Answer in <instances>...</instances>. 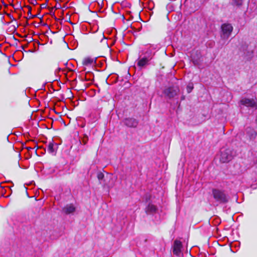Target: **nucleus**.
Returning a JSON list of instances; mask_svg holds the SVG:
<instances>
[{"label": "nucleus", "mask_w": 257, "mask_h": 257, "mask_svg": "<svg viewBox=\"0 0 257 257\" xmlns=\"http://www.w3.org/2000/svg\"><path fill=\"white\" fill-rule=\"evenodd\" d=\"M212 192L214 199L218 203L224 204L228 201L229 196L224 191L213 189Z\"/></svg>", "instance_id": "f257e3e1"}, {"label": "nucleus", "mask_w": 257, "mask_h": 257, "mask_svg": "<svg viewBox=\"0 0 257 257\" xmlns=\"http://www.w3.org/2000/svg\"><path fill=\"white\" fill-rule=\"evenodd\" d=\"M234 156L233 151L230 149H222L220 151V161L226 163L231 161Z\"/></svg>", "instance_id": "f03ea898"}, {"label": "nucleus", "mask_w": 257, "mask_h": 257, "mask_svg": "<svg viewBox=\"0 0 257 257\" xmlns=\"http://www.w3.org/2000/svg\"><path fill=\"white\" fill-rule=\"evenodd\" d=\"M152 59V54L151 53H146L144 55H141L137 60V65L140 68H142L149 64V62Z\"/></svg>", "instance_id": "7ed1b4c3"}, {"label": "nucleus", "mask_w": 257, "mask_h": 257, "mask_svg": "<svg viewBox=\"0 0 257 257\" xmlns=\"http://www.w3.org/2000/svg\"><path fill=\"white\" fill-rule=\"evenodd\" d=\"M179 92V89L177 86H170L166 88L163 90V93L165 97L170 99L174 98Z\"/></svg>", "instance_id": "20e7f679"}, {"label": "nucleus", "mask_w": 257, "mask_h": 257, "mask_svg": "<svg viewBox=\"0 0 257 257\" xmlns=\"http://www.w3.org/2000/svg\"><path fill=\"white\" fill-rule=\"evenodd\" d=\"M182 242L178 239L174 240L172 246L173 253L174 255L178 257H181L182 255Z\"/></svg>", "instance_id": "39448f33"}, {"label": "nucleus", "mask_w": 257, "mask_h": 257, "mask_svg": "<svg viewBox=\"0 0 257 257\" xmlns=\"http://www.w3.org/2000/svg\"><path fill=\"white\" fill-rule=\"evenodd\" d=\"M221 30L222 37L223 39H227L232 32L233 27L230 24H224L221 26Z\"/></svg>", "instance_id": "423d86ee"}, {"label": "nucleus", "mask_w": 257, "mask_h": 257, "mask_svg": "<svg viewBox=\"0 0 257 257\" xmlns=\"http://www.w3.org/2000/svg\"><path fill=\"white\" fill-rule=\"evenodd\" d=\"M240 103L247 107H250L252 108H257V102L253 99H249L246 98H242L240 100Z\"/></svg>", "instance_id": "0eeeda50"}, {"label": "nucleus", "mask_w": 257, "mask_h": 257, "mask_svg": "<svg viewBox=\"0 0 257 257\" xmlns=\"http://www.w3.org/2000/svg\"><path fill=\"white\" fill-rule=\"evenodd\" d=\"M124 124L129 127H136L138 124V121L134 118H126L123 119Z\"/></svg>", "instance_id": "6e6552de"}, {"label": "nucleus", "mask_w": 257, "mask_h": 257, "mask_svg": "<svg viewBox=\"0 0 257 257\" xmlns=\"http://www.w3.org/2000/svg\"><path fill=\"white\" fill-rule=\"evenodd\" d=\"M157 207L154 204L149 203L146 208V212L147 214H154L156 212Z\"/></svg>", "instance_id": "1a4fd4ad"}, {"label": "nucleus", "mask_w": 257, "mask_h": 257, "mask_svg": "<svg viewBox=\"0 0 257 257\" xmlns=\"http://www.w3.org/2000/svg\"><path fill=\"white\" fill-rule=\"evenodd\" d=\"M75 210V208L72 204H68L63 209V211L67 214L73 213Z\"/></svg>", "instance_id": "9d476101"}, {"label": "nucleus", "mask_w": 257, "mask_h": 257, "mask_svg": "<svg viewBox=\"0 0 257 257\" xmlns=\"http://www.w3.org/2000/svg\"><path fill=\"white\" fill-rule=\"evenodd\" d=\"M94 63V59L90 57L85 58L83 60V64L85 66L91 65Z\"/></svg>", "instance_id": "9b49d317"}, {"label": "nucleus", "mask_w": 257, "mask_h": 257, "mask_svg": "<svg viewBox=\"0 0 257 257\" xmlns=\"http://www.w3.org/2000/svg\"><path fill=\"white\" fill-rule=\"evenodd\" d=\"M48 151L50 153H54L56 151V148H54V145L52 143H50L48 146Z\"/></svg>", "instance_id": "f8f14e48"}, {"label": "nucleus", "mask_w": 257, "mask_h": 257, "mask_svg": "<svg viewBox=\"0 0 257 257\" xmlns=\"http://www.w3.org/2000/svg\"><path fill=\"white\" fill-rule=\"evenodd\" d=\"M88 141V137L86 135H84L82 139V142L83 145H86Z\"/></svg>", "instance_id": "ddd939ff"}, {"label": "nucleus", "mask_w": 257, "mask_h": 257, "mask_svg": "<svg viewBox=\"0 0 257 257\" xmlns=\"http://www.w3.org/2000/svg\"><path fill=\"white\" fill-rule=\"evenodd\" d=\"M104 178V174L102 172H99L97 174V178L98 180H102Z\"/></svg>", "instance_id": "4468645a"}, {"label": "nucleus", "mask_w": 257, "mask_h": 257, "mask_svg": "<svg viewBox=\"0 0 257 257\" xmlns=\"http://www.w3.org/2000/svg\"><path fill=\"white\" fill-rule=\"evenodd\" d=\"M234 4L236 6H240L242 4V0H233Z\"/></svg>", "instance_id": "2eb2a0df"}, {"label": "nucleus", "mask_w": 257, "mask_h": 257, "mask_svg": "<svg viewBox=\"0 0 257 257\" xmlns=\"http://www.w3.org/2000/svg\"><path fill=\"white\" fill-rule=\"evenodd\" d=\"M193 88V87L192 85H188L187 87V92L188 93L191 92V91L192 90Z\"/></svg>", "instance_id": "dca6fc26"}, {"label": "nucleus", "mask_w": 257, "mask_h": 257, "mask_svg": "<svg viewBox=\"0 0 257 257\" xmlns=\"http://www.w3.org/2000/svg\"><path fill=\"white\" fill-rule=\"evenodd\" d=\"M88 75H91V73H89V72L86 73V77H87V76Z\"/></svg>", "instance_id": "f3484780"}, {"label": "nucleus", "mask_w": 257, "mask_h": 257, "mask_svg": "<svg viewBox=\"0 0 257 257\" xmlns=\"http://www.w3.org/2000/svg\"><path fill=\"white\" fill-rule=\"evenodd\" d=\"M27 149L28 151H29V150L32 149V148L31 147H28V148H27Z\"/></svg>", "instance_id": "a211bd4d"}]
</instances>
